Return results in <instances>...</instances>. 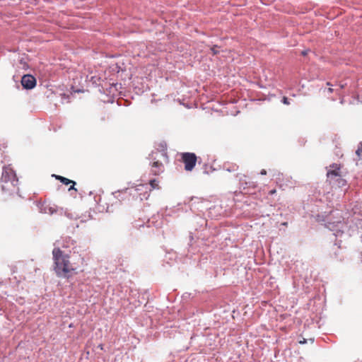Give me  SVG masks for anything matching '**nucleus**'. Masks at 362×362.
Returning a JSON list of instances; mask_svg holds the SVG:
<instances>
[{"label":"nucleus","mask_w":362,"mask_h":362,"mask_svg":"<svg viewBox=\"0 0 362 362\" xmlns=\"http://www.w3.org/2000/svg\"><path fill=\"white\" fill-rule=\"evenodd\" d=\"M54 260V270L59 277L69 278L76 274L77 271L84 264V259L78 256L76 262H71L69 257L59 247H54L52 250Z\"/></svg>","instance_id":"obj_1"},{"label":"nucleus","mask_w":362,"mask_h":362,"mask_svg":"<svg viewBox=\"0 0 362 362\" xmlns=\"http://www.w3.org/2000/svg\"><path fill=\"white\" fill-rule=\"evenodd\" d=\"M158 153L159 152L156 151H153L150 155V159L153 160L151 172L153 175H159L163 173L165 170L163 164L158 159ZM160 154L164 160H168V155L165 150L160 151Z\"/></svg>","instance_id":"obj_2"},{"label":"nucleus","mask_w":362,"mask_h":362,"mask_svg":"<svg viewBox=\"0 0 362 362\" xmlns=\"http://www.w3.org/2000/svg\"><path fill=\"white\" fill-rule=\"evenodd\" d=\"M180 160L185 165V170L186 171H192L197 163V157L196 154L194 153L185 152L182 153L180 154Z\"/></svg>","instance_id":"obj_3"},{"label":"nucleus","mask_w":362,"mask_h":362,"mask_svg":"<svg viewBox=\"0 0 362 362\" xmlns=\"http://www.w3.org/2000/svg\"><path fill=\"white\" fill-rule=\"evenodd\" d=\"M0 185L2 192L5 194L8 195H14L18 194L19 188L18 187V177L12 180V181L10 182L0 183Z\"/></svg>","instance_id":"obj_4"},{"label":"nucleus","mask_w":362,"mask_h":362,"mask_svg":"<svg viewBox=\"0 0 362 362\" xmlns=\"http://www.w3.org/2000/svg\"><path fill=\"white\" fill-rule=\"evenodd\" d=\"M329 170H327V177L329 182H334V178L340 177L341 175V165L337 163H333L329 165Z\"/></svg>","instance_id":"obj_5"},{"label":"nucleus","mask_w":362,"mask_h":362,"mask_svg":"<svg viewBox=\"0 0 362 362\" xmlns=\"http://www.w3.org/2000/svg\"><path fill=\"white\" fill-rule=\"evenodd\" d=\"M16 178H17L16 174L10 166L4 167L0 183L10 182Z\"/></svg>","instance_id":"obj_6"},{"label":"nucleus","mask_w":362,"mask_h":362,"mask_svg":"<svg viewBox=\"0 0 362 362\" xmlns=\"http://www.w3.org/2000/svg\"><path fill=\"white\" fill-rule=\"evenodd\" d=\"M21 84L25 89H32L36 85V79L32 75H24L21 79Z\"/></svg>","instance_id":"obj_7"},{"label":"nucleus","mask_w":362,"mask_h":362,"mask_svg":"<svg viewBox=\"0 0 362 362\" xmlns=\"http://www.w3.org/2000/svg\"><path fill=\"white\" fill-rule=\"evenodd\" d=\"M57 180H59L62 183H63L65 185H68L69 184H73L74 185H76V182L71 180H69L66 177H62L61 175H54Z\"/></svg>","instance_id":"obj_8"},{"label":"nucleus","mask_w":362,"mask_h":362,"mask_svg":"<svg viewBox=\"0 0 362 362\" xmlns=\"http://www.w3.org/2000/svg\"><path fill=\"white\" fill-rule=\"evenodd\" d=\"M329 183L336 185L338 187H343L346 185V182L344 179L342 178V175H341L340 177L334 178V182H329Z\"/></svg>","instance_id":"obj_9"},{"label":"nucleus","mask_w":362,"mask_h":362,"mask_svg":"<svg viewBox=\"0 0 362 362\" xmlns=\"http://www.w3.org/2000/svg\"><path fill=\"white\" fill-rule=\"evenodd\" d=\"M149 184L151 185V190L152 189H159V185H158V182L153 179V180H151L150 182H149Z\"/></svg>","instance_id":"obj_10"},{"label":"nucleus","mask_w":362,"mask_h":362,"mask_svg":"<svg viewBox=\"0 0 362 362\" xmlns=\"http://www.w3.org/2000/svg\"><path fill=\"white\" fill-rule=\"evenodd\" d=\"M356 155L358 156L359 158L362 157V142H361V147H358V149L356 151Z\"/></svg>","instance_id":"obj_11"},{"label":"nucleus","mask_w":362,"mask_h":362,"mask_svg":"<svg viewBox=\"0 0 362 362\" xmlns=\"http://www.w3.org/2000/svg\"><path fill=\"white\" fill-rule=\"evenodd\" d=\"M282 102H283V103H284V104H285V105H289V104H290V103H289V101H288V98H286V97H285V96L283 98V99H282Z\"/></svg>","instance_id":"obj_12"},{"label":"nucleus","mask_w":362,"mask_h":362,"mask_svg":"<svg viewBox=\"0 0 362 362\" xmlns=\"http://www.w3.org/2000/svg\"><path fill=\"white\" fill-rule=\"evenodd\" d=\"M211 52H212L214 55L218 54V50L216 49V46H214V47H211Z\"/></svg>","instance_id":"obj_13"},{"label":"nucleus","mask_w":362,"mask_h":362,"mask_svg":"<svg viewBox=\"0 0 362 362\" xmlns=\"http://www.w3.org/2000/svg\"><path fill=\"white\" fill-rule=\"evenodd\" d=\"M327 91L328 93H333L334 89L332 88L329 87L327 89Z\"/></svg>","instance_id":"obj_14"},{"label":"nucleus","mask_w":362,"mask_h":362,"mask_svg":"<svg viewBox=\"0 0 362 362\" xmlns=\"http://www.w3.org/2000/svg\"><path fill=\"white\" fill-rule=\"evenodd\" d=\"M74 186H75V185H74L73 184H71V187L69 188V191L72 190V189H74V190H75V191H77V189H76V188L74 187Z\"/></svg>","instance_id":"obj_15"},{"label":"nucleus","mask_w":362,"mask_h":362,"mask_svg":"<svg viewBox=\"0 0 362 362\" xmlns=\"http://www.w3.org/2000/svg\"><path fill=\"white\" fill-rule=\"evenodd\" d=\"M260 174H261V175H267V171H266V170L262 169V170H261V172H260Z\"/></svg>","instance_id":"obj_16"},{"label":"nucleus","mask_w":362,"mask_h":362,"mask_svg":"<svg viewBox=\"0 0 362 362\" xmlns=\"http://www.w3.org/2000/svg\"><path fill=\"white\" fill-rule=\"evenodd\" d=\"M339 88H340L341 89H343V88H345L346 84L339 83Z\"/></svg>","instance_id":"obj_17"},{"label":"nucleus","mask_w":362,"mask_h":362,"mask_svg":"<svg viewBox=\"0 0 362 362\" xmlns=\"http://www.w3.org/2000/svg\"><path fill=\"white\" fill-rule=\"evenodd\" d=\"M276 192V189H272V190L269 191V194L272 195V194H275Z\"/></svg>","instance_id":"obj_18"},{"label":"nucleus","mask_w":362,"mask_h":362,"mask_svg":"<svg viewBox=\"0 0 362 362\" xmlns=\"http://www.w3.org/2000/svg\"><path fill=\"white\" fill-rule=\"evenodd\" d=\"M302 54L304 55V56L306 55L307 54V51H303L302 52Z\"/></svg>","instance_id":"obj_19"},{"label":"nucleus","mask_w":362,"mask_h":362,"mask_svg":"<svg viewBox=\"0 0 362 362\" xmlns=\"http://www.w3.org/2000/svg\"><path fill=\"white\" fill-rule=\"evenodd\" d=\"M340 103H341V104H344V99H343V98H341V100H340Z\"/></svg>","instance_id":"obj_20"},{"label":"nucleus","mask_w":362,"mask_h":362,"mask_svg":"<svg viewBox=\"0 0 362 362\" xmlns=\"http://www.w3.org/2000/svg\"><path fill=\"white\" fill-rule=\"evenodd\" d=\"M327 85L329 86H332V85L329 82H327Z\"/></svg>","instance_id":"obj_21"},{"label":"nucleus","mask_w":362,"mask_h":362,"mask_svg":"<svg viewBox=\"0 0 362 362\" xmlns=\"http://www.w3.org/2000/svg\"><path fill=\"white\" fill-rule=\"evenodd\" d=\"M234 168H235V169H237V168H238V166L235 165Z\"/></svg>","instance_id":"obj_22"}]
</instances>
